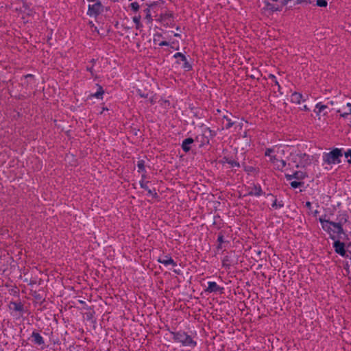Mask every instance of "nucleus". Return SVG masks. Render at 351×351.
Returning <instances> with one entry per match:
<instances>
[{
	"label": "nucleus",
	"instance_id": "47",
	"mask_svg": "<svg viewBox=\"0 0 351 351\" xmlns=\"http://www.w3.org/2000/svg\"><path fill=\"white\" fill-rule=\"evenodd\" d=\"M303 1V0H298L297 4L301 3Z\"/></svg>",
	"mask_w": 351,
	"mask_h": 351
},
{
	"label": "nucleus",
	"instance_id": "43",
	"mask_svg": "<svg viewBox=\"0 0 351 351\" xmlns=\"http://www.w3.org/2000/svg\"><path fill=\"white\" fill-rule=\"evenodd\" d=\"M305 206L310 209L311 208V203L310 202H306Z\"/></svg>",
	"mask_w": 351,
	"mask_h": 351
},
{
	"label": "nucleus",
	"instance_id": "11",
	"mask_svg": "<svg viewBox=\"0 0 351 351\" xmlns=\"http://www.w3.org/2000/svg\"><path fill=\"white\" fill-rule=\"evenodd\" d=\"M219 162L223 165H224L225 163H228L230 165L231 167H240V164L239 162L234 160L230 159L226 156H224Z\"/></svg>",
	"mask_w": 351,
	"mask_h": 351
},
{
	"label": "nucleus",
	"instance_id": "7",
	"mask_svg": "<svg viewBox=\"0 0 351 351\" xmlns=\"http://www.w3.org/2000/svg\"><path fill=\"white\" fill-rule=\"evenodd\" d=\"M32 341L37 346L43 348L45 346V341L43 337L37 332L33 331L31 335Z\"/></svg>",
	"mask_w": 351,
	"mask_h": 351
},
{
	"label": "nucleus",
	"instance_id": "9",
	"mask_svg": "<svg viewBox=\"0 0 351 351\" xmlns=\"http://www.w3.org/2000/svg\"><path fill=\"white\" fill-rule=\"evenodd\" d=\"M307 176L306 173L301 171H297L291 175L286 174L285 178L287 180H291L292 179H296L298 180H301L305 178Z\"/></svg>",
	"mask_w": 351,
	"mask_h": 351
},
{
	"label": "nucleus",
	"instance_id": "15",
	"mask_svg": "<svg viewBox=\"0 0 351 351\" xmlns=\"http://www.w3.org/2000/svg\"><path fill=\"white\" fill-rule=\"evenodd\" d=\"M328 108V105L322 104V103H318L315 106V110H314L315 112L317 114H319L321 112H324V114H326L327 113L326 111H325L326 109Z\"/></svg>",
	"mask_w": 351,
	"mask_h": 351
},
{
	"label": "nucleus",
	"instance_id": "44",
	"mask_svg": "<svg viewBox=\"0 0 351 351\" xmlns=\"http://www.w3.org/2000/svg\"><path fill=\"white\" fill-rule=\"evenodd\" d=\"M284 206V204L282 203V202L278 203V208H281Z\"/></svg>",
	"mask_w": 351,
	"mask_h": 351
},
{
	"label": "nucleus",
	"instance_id": "51",
	"mask_svg": "<svg viewBox=\"0 0 351 351\" xmlns=\"http://www.w3.org/2000/svg\"><path fill=\"white\" fill-rule=\"evenodd\" d=\"M251 77H252V78H255V77H256L255 74L252 75H251Z\"/></svg>",
	"mask_w": 351,
	"mask_h": 351
},
{
	"label": "nucleus",
	"instance_id": "49",
	"mask_svg": "<svg viewBox=\"0 0 351 351\" xmlns=\"http://www.w3.org/2000/svg\"><path fill=\"white\" fill-rule=\"evenodd\" d=\"M343 112H347V108H344L343 110H342V112H341L343 113Z\"/></svg>",
	"mask_w": 351,
	"mask_h": 351
},
{
	"label": "nucleus",
	"instance_id": "6",
	"mask_svg": "<svg viewBox=\"0 0 351 351\" xmlns=\"http://www.w3.org/2000/svg\"><path fill=\"white\" fill-rule=\"evenodd\" d=\"M104 9V6L99 1H97L95 3L92 5H88V14L90 16H97L99 15Z\"/></svg>",
	"mask_w": 351,
	"mask_h": 351
},
{
	"label": "nucleus",
	"instance_id": "18",
	"mask_svg": "<svg viewBox=\"0 0 351 351\" xmlns=\"http://www.w3.org/2000/svg\"><path fill=\"white\" fill-rule=\"evenodd\" d=\"M346 108H347V112H343L342 113V109H338L337 111L338 113H340V115L342 117H346L348 115L351 114V104L347 103Z\"/></svg>",
	"mask_w": 351,
	"mask_h": 351
},
{
	"label": "nucleus",
	"instance_id": "41",
	"mask_svg": "<svg viewBox=\"0 0 351 351\" xmlns=\"http://www.w3.org/2000/svg\"><path fill=\"white\" fill-rule=\"evenodd\" d=\"M272 207L273 208H278V203H277V199H275L273 204H272Z\"/></svg>",
	"mask_w": 351,
	"mask_h": 351
},
{
	"label": "nucleus",
	"instance_id": "26",
	"mask_svg": "<svg viewBox=\"0 0 351 351\" xmlns=\"http://www.w3.org/2000/svg\"><path fill=\"white\" fill-rule=\"evenodd\" d=\"M223 266L225 267H229L230 265V260L228 256H226L222 261Z\"/></svg>",
	"mask_w": 351,
	"mask_h": 351
},
{
	"label": "nucleus",
	"instance_id": "40",
	"mask_svg": "<svg viewBox=\"0 0 351 351\" xmlns=\"http://www.w3.org/2000/svg\"><path fill=\"white\" fill-rule=\"evenodd\" d=\"M159 45L160 46H168L169 45V43L167 42V41H162L159 43Z\"/></svg>",
	"mask_w": 351,
	"mask_h": 351
},
{
	"label": "nucleus",
	"instance_id": "35",
	"mask_svg": "<svg viewBox=\"0 0 351 351\" xmlns=\"http://www.w3.org/2000/svg\"><path fill=\"white\" fill-rule=\"evenodd\" d=\"M269 77H270V78H271V79L274 80V82H275V84L278 86V90H279V89H280V85H279V84H278V82L276 80V77H275L274 75H271H271H269Z\"/></svg>",
	"mask_w": 351,
	"mask_h": 351
},
{
	"label": "nucleus",
	"instance_id": "13",
	"mask_svg": "<svg viewBox=\"0 0 351 351\" xmlns=\"http://www.w3.org/2000/svg\"><path fill=\"white\" fill-rule=\"evenodd\" d=\"M9 308L10 309L14 310L15 311H23V305L21 304V302H10Z\"/></svg>",
	"mask_w": 351,
	"mask_h": 351
},
{
	"label": "nucleus",
	"instance_id": "38",
	"mask_svg": "<svg viewBox=\"0 0 351 351\" xmlns=\"http://www.w3.org/2000/svg\"><path fill=\"white\" fill-rule=\"evenodd\" d=\"M273 152H274L273 149L268 148L266 149L265 155L270 156L271 153H272Z\"/></svg>",
	"mask_w": 351,
	"mask_h": 351
},
{
	"label": "nucleus",
	"instance_id": "23",
	"mask_svg": "<svg viewBox=\"0 0 351 351\" xmlns=\"http://www.w3.org/2000/svg\"><path fill=\"white\" fill-rule=\"evenodd\" d=\"M144 12L146 14L145 19L147 20L148 23H151L152 22L153 19H152V16H151L150 9L147 8L144 10Z\"/></svg>",
	"mask_w": 351,
	"mask_h": 351
},
{
	"label": "nucleus",
	"instance_id": "55",
	"mask_svg": "<svg viewBox=\"0 0 351 351\" xmlns=\"http://www.w3.org/2000/svg\"><path fill=\"white\" fill-rule=\"evenodd\" d=\"M154 195H155V197H157V193H154Z\"/></svg>",
	"mask_w": 351,
	"mask_h": 351
},
{
	"label": "nucleus",
	"instance_id": "4",
	"mask_svg": "<svg viewBox=\"0 0 351 351\" xmlns=\"http://www.w3.org/2000/svg\"><path fill=\"white\" fill-rule=\"evenodd\" d=\"M293 160L294 162L297 163L295 167L297 168L299 167H304L306 165L310 163V160L308 156L306 154H298L293 156Z\"/></svg>",
	"mask_w": 351,
	"mask_h": 351
},
{
	"label": "nucleus",
	"instance_id": "50",
	"mask_svg": "<svg viewBox=\"0 0 351 351\" xmlns=\"http://www.w3.org/2000/svg\"><path fill=\"white\" fill-rule=\"evenodd\" d=\"M174 272L179 274H180V271H177V270H174Z\"/></svg>",
	"mask_w": 351,
	"mask_h": 351
},
{
	"label": "nucleus",
	"instance_id": "36",
	"mask_svg": "<svg viewBox=\"0 0 351 351\" xmlns=\"http://www.w3.org/2000/svg\"><path fill=\"white\" fill-rule=\"evenodd\" d=\"M345 156H346V158H348V157L350 158V160H348V162L349 163H351V149H348V152H346L345 153Z\"/></svg>",
	"mask_w": 351,
	"mask_h": 351
},
{
	"label": "nucleus",
	"instance_id": "45",
	"mask_svg": "<svg viewBox=\"0 0 351 351\" xmlns=\"http://www.w3.org/2000/svg\"><path fill=\"white\" fill-rule=\"evenodd\" d=\"M149 102L152 104H154L155 103V101L154 100L153 97H150L149 98Z\"/></svg>",
	"mask_w": 351,
	"mask_h": 351
},
{
	"label": "nucleus",
	"instance_id": "2",
	"mask_svg": "<svg viewBox=\"0 0 351 351\" xmlns=\"http://www.w3.org/2000/svg\"><path fill=\"white\" fill-rule=\"evenodd\" d=\"M173 335V339L175 341L181 343L184 346H196V342L194 341L190 335H187L185 332L178 331L176 332H172Z\"/></svg>",
	"mask_w": 351,
	"mask_h": 351
},
{
	"label": "nucleus",
	"instance_id": "32",
	"mask_svg": "<svg viewBox=\"0 0 351 351\" xmlns=\"http://www.w3.org/2000/svg\"><path fill=\"white\" fill-rule=\"evenodd\" d=\"M160 3H162V1H154L150 4H146L147 5V8L151 9V8H155L156 6H157L158 4Z\"/></svg>",
	"mask_w": 351,
	"mask_h": 351
},
{
	"label": "nucleus",
	"instance_id": "19",
	"mask_svg": "<svg viewBox=\"0 0 351 351\" xmlns=\"http://www.w3.org/2000/svg\"><path fill=\"white\" fill-rule=\"evenodd\" d=\"M262 193V189L261 186H254L251 191L248 193V195L260 196Z\"/></svg>",
	"mask_w": 351,
	"mask_h": 351
},
{
	"label": "nucleus",
	"instance_id": "27",
	"mask_svg": "<svg viewBox=\"0 0 351 351\" xmlns=\"http://www.w3.org/2000/svg\"><path fill=\"white\" fill-rule=\"evenodd\" d=\"M104 91L101 86L99 87V90L94 94V97L97 98H100L101 95L104 94Z\"/></svg>",
	"mask_w": 351,
	"mask_h": 351
},
{
	"label": "nucleus",
	"instance_id": "29",
	"mask_svg": "<svg viewBox=\"0 0 351 351\" xmlns=\"http://www.w3.org/2000/svg\"><path fill=\"white\" fill-rule=\"evenodd\" d=\"M130 8L133 11L137 12L139 9V5L137 2H133L130 4Z\"/></svg>",
	"mask_w": 351,
	"mask_h": 351
},
{
	"label": "nucleus",
	"instance_id": "25",
	"mask_svg": "<svg viewBox=\"0 0 351 351\" xmlns=\"http://www.w3.org/2000/svg\"><path fill=\"white\" fill-rule=\"evenodd\" d=\"M290 185L292 188L296 189L298 187L302 186L304 185L303 182H298V181H293L290 183Z\"/></svg>",
	"mask_w": 351,
	"mask_h": 351
},
{
	"label": "nucleus",
	"instance_id": "20",
	"mask_svg": "<svg viewBox=\"0 0 351 351\" xmlns=\"http://www.w3.org/2000/svg\"><path fill=\"white\" fill-rule=\"evenodd\" d=\"M264 9L271 10V12L279 10L278 7H276V5L269 2H265V7L264 8Z\"/></svg>",
	"mask_w": 351,
	"mask_h": 351
},
{
	"label": "nucleus",
	"instance_id": "28",
	"mask_svg": "<svg viewBox=\"0 0 351 351\" xmlns=\"http://www.w3.org/2000/svg\"><path fill=\"white\" fill-rule=\"evenodd\" d=\"M327 1L326 0H317L316 5L319 7H326Z\"/></svg>",
	"mask_w": 351,
	"mask_h": 351
},
{
	"label": "nucleus",
	"instance_id": "53",
	"mask_svg": "<svg viewBox=\"0 0 351 351\" xmlns=\"http://www.w3.org/2000/svg\"><path fill=\"white\" fill-rule=\"evenodd\" d=\"M123 28H124L125 29H129V27H124L123 25Z\"/></svg>",
	"mask_w": 351,
	"mask_h": 351
},
{
	"label": "nucleus",
	"instance_id": "48",
	"mask_svg": "<svg viewBox=\"0 0 351 351\" xmlns=\"http://www.w3.org/2000/svg\"><path fill=\"white\" fill-rule=\"evenodd\" d=\"M87 1L89 2H95V3L97 1V0H87Z\"/></svg>",
	"mask_w": 351,
	"mask_h": 351
},
{
	"label": "nucleus",
	"instance_id": "34",
	"mask_svg": "<svg viewBox=\"0 0 351 351\" xmlns=\"http://www.w3.org/2000/svg\"><path fill=\"white\" fill-rule=\"evenodd\" d=\"M270 161L276 165L279 161V160L276 157V156H270Z\"/></svg>",
	"mask_w": 351,
	"mask_h": 351
},
{
	"label": "nucleus",
	"instance_id": "8",
	"mask_svg": "<svg viewBox=\"0 0 351 351\" xmlns=\"http://www.w3.org/2000/svg\"><path fill=\"white\" fill-rule=\"evenodd\" d=\"M333 247L336 253L340 254L342 256H346V252L345 250V245L343 242H341L339 240L335 241L333 243Z\"/></svg>",
	"mask_w": 351,
	"mask_h": 351
},
{
	"label": "nucleus",
	"instance_id": "3",
	"mask_svg": "<svg viewBox=\"0 0 351 351\" xmlns=\"http://www.w3.org/2000/svg\"><path fill=\"white\" fill-rule=\"evenodd\" d=\"M341 156V150L338 148H335L324 156V161L328 164L339 163L341 162L339 158Z\"/></svg>",
	"mask_w": 351,
	"mask_h": 351
},
{
	"label": "nucleus",
	"instance_id": "52",
	"mask_svg": "<svg viewBox=\"0 0 351 351\" xmlns=\"http://www.w3.org/2000/svg\"><path fill=\"white\" fill-rule=\"evenodd\" d=\"M329 104H330L331 105H333L334 101H330L329 102Z\"/></svg>",
	"mask_w": 351,
	"mask_h": 351
},
{
	"label": "nucleus",
	"instance_id": "30",
	"mask_svg": "<svg viewBox=\"0 0 351 351\" xmlns=\"http://www.w3.org/2000/svg\"><path fill=\"white\" fill-rule=\"evenodd\" d=\"M137 93L141 97L148 98L149 97V93L142 92V90L140 89L137 90Z\"/></svg>",
	"mask_w": 351,
	"mask_h": 351
},
{
	"label": "nucleus",
	"instance_id": "22",
	"mask_svg": "<svg viewBox=\"0 0 351 351\" xmlns=\"http://www.w3.org/2000/svg\"><path fill=\"white\" fill-rule=\"evenodd\" d=\"M141 16L138 15V16H136L134 17H133V21L136 24V28L137 29H140L142 27V24L141 23Z\"/></svg>",
	"mask_w": 351,
	"mask_h": 351
},
{
	"label": "nucleus",
	"instance_id": "5",
	"mask_svg": "<svg viewBox=\"0 0 351 351\" xmlns=\"http://www.w3.org/2000/svg\"><path fill=\"white\" fill-rule=\"evenodd\" d=\"M173 58L177 59L176 63L178 64H182V68L185 71H190L192 69L191 65L187 61L186 56L180 52H178L173 55Z\"/></svg>",
	"mask_w": 351,
	"mask_h": 351
},
{
	"label": "nucleus",
	"instance_id": "31",
	"mask_svg": "<svg viewBox=\"0 0 351 351\" xmlns=\"http://www.w3.org/2000/svg\"><path fill=\"white\" fill-rule=\"evenodd\" d=\"M217 241L219 243L217 248L218 249H221V243L224 242V240H223V235L220 234L219 236H218V238H217Z\"/></svg>",
	"mask_w": 351,
	"mask_h": 351
},
{
	"label": "nucleus",
	"instance_id": "10",
	"mask_svg": "<svg viewBox=\"0 0 351 351\" xmlns=\"http://www.w3.org/2000/svg\"><path fill=\"white\" fill-rule=\"evenodd\" d=\"M223 289L222 287H220L215 282H209L208 286L206 289V291L212 293V292H218L221 291Z\"/></svg>",
	"mask_w": 351,
	"mask_h": 351
},
{
	"label": "nucleus",
	"instance_id": "16",
	"mask_svg": "<svg viewBox=\"0 0 351 351\" xmlns=\"http://www.w3.org/2000/svg\"><path fill=\"white\" fill-rule=\"evenodd\" d=\"M222 123L225 125L226 129H229L235 123V122L232 121L229 116L224 115Z\"/></svg>",
	"mask_w": 351,
	"mask_h": 351
},
{
	"label": "nucleus",
	"instance_id": "46",
	"mask_svg": "<svg viewBox=\"0 0 351 351\" xmlns=\"http://www.w3.org/2000/svg\"><path fill=\"white\" fill-rule=\"evenodd\" d=\"M318 213H319V211L316 210L314 211L313 214H314L315 216H316Z\"/></svg>",
	"mask_w": 351,
	"mask_h": 351
},
{
	"label": "nucleus",
	"instance_id": "17",
	"mask_svg": "<svg viewBox=\"0 0 351 351\" xmlns=\"http://www.w3.org/2000/svg\"><path fill=\"white\" fill-rule=\"evenodd\" d=\"M158 261L160 263L164 264L165 265H172L173 266L176 265V263L174 262V261L171 257H169L167 256H165L163 258H160L158 259Z\"/></svg>",
	"mask_w": 351,
	"mask_h": 351
},
{
	"label": "nucleus",
	"instance_id": "21",
	"mask_svg": "<svg viewBox=\"0 0 351 351\" xmlns=\"http://www.w3.org/2000/svg\"><path fill=\"white\" fill-rule=\"evenodd\" d=\"M149 183V182H144L143 180H142L141 182H140V185L141 186V188L145 189L147 191L148 193L150 194V195H153L154 194V191L150 189L148 186H147V184Z\"/></svg>",
	"mask_w": 351,
	"mask_h": 351
},
{
	"label": "nucleus",
	"instance_id": "33",
	"mask_svg": "<svg viewBox=\"0 0 351 351\" xmlns=\"http://www.w3.org/2000/svg\"><path fill=\"white\" fill-rule=\"evenodd\" d=\"M137 167L139 169V171H145V165L143 160H139L137 164Z\"/></svg>",
	"mask_w": 351,
	"mask_h": 351
},
{
	"label": "nucleus",
	"instance_id": "1",
	"mask_svg": "<svg viewBox=\"0 0 351 351\" xmlns=\"http://www.w3.org/2000/svg\"><path fill=\"white\" fill-rule=\"evenodd\" d=\"M319 221L322 223L323 230L330 234V239L335 240V237L331 234V232L337 234H344L343 224L347 222L348 217L346 215H342L338 222L326 219L322 217L319 218Z\"/></svg>",
	"mask_w": 351,
	"mask_h": 351
},
{
	"label": "nucleus",
	"instance_id": "37",
	"mask_svg": "<svg viewBox=\"0 0 351 351\" xmlns=\"http://www.w3.org/2000/svg\"><path fill=\"white\" fill-rule=\"evenodd\" d=\"M171 16H172V14H161L162 21H165V20H166V19L171 17Z\"/></svg>",
	"mask_w": 351,
	"mask_h": 351
},
{
	"label": "nucleus",
	"instance_id": "12",
	"mask_svg": "<svg viewBox=\"0 0 351 351\" xmlns=\"http://www.w3.org/2000/svg\"><path fill=\"white\" fill-rule=\"evenodd\" d=\"M194 142V140L192 138H187L182 141V148L184 152H188L190 151L191 147L190 145Z\"/></svg>",
	"mask_w": 351,
	"mask_h": 351
},
{
	"label": "nucleus",
	"instance_id": "54",
	"mask_svg": "<svg viewBox=\"0 0 351 351\" xmlns=\"http://www.w3.org/2000/svg\"><path fill=\"white\" fill-rule=\"evenodd\" d=\"M174 36H180V34H177V33H176V34H174Z\"/></svg>",
	"mask_w": 351,
	"mask_h": 351
},
{
	"label": "nucleus",
	"instance_id": "56",
	"mask_svg": "<svg viewBox=\"0 0 351 351\" xmlns=\"http://www.w3.org/2000/svg\"><path fill=\"white\" fill-rule=\"evenodd\" d=\"M273 1H277L278 0H272Z\"/></svg>",
	"mask_w": 351,
	"mask_h": 351
},
{
	"label": "nucleus",
	"instance_id": "42",
	"mask_svg": "<svg viewBox=\"0 0 351 351\" xmlns=\"http://www.w3.org/2000/svg\"><path fill=\"white\" fill-rule=\"evenodd\" d=\"M300 109L302 110H305V111L309 110V109H308V108L307 107L306 105L302 106V107H301Z\"/></svg>",
	"mask_w": 351,
	"mask_h": 351
},
{
	"label": "nucleus",
	"instance_id": "24",
	"mask_svg": "<svg viewBox=\"0 0 351 351\" xmlns=\"http://www.w3.org/2000/svg\"><path fill=\"white\" fill-rule=\"evenodd\" d=\"M286 161L284 160H279V161L275 165L276 168L278 170H282V169L286 166Z\"/></svg>",
	"mask_w": 351,
	"mask_h": 351
},
{
	"label": "nucleus",
	"instance_id": "39",
	"mask_svg": "<svg viewBox=\"0 0 351 351\" xmlns=\"http://www.w3.org/2000/svg\"><path fill=\"white\" fill-rule=\"evenodd\" d=\"M161 36H162V35H161L160 34H155V35H154V43H156V42L158 40L157 37H158V38H160V37H161Z\"/></svg>",
	"mask_w": 351,
	"mask_h": 351
},
{
	"label": "nucleus",
	"instance_id": "14",
	"mask_svg": "<svg viewBox=\"0 0 351 351\" xmlns=\"http://www.w3.org/2000/svg\"><path fill=\"white\" fill-rule=\"evenodd\" d=\"M291 101L293 103L300 104L301 101H304L305 99L303 98V95L298 92H295L291 95Z\"/></svg>",
	"mask_w": 351,
	"mask_h": 351
}]
</instances>
